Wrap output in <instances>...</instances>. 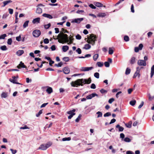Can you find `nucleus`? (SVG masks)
Returning <instances> with one entry per match:
<instances>
[{
    "instance_id": "f257e3e1",
    "label": "nucleus",
    "mask_w": 154,
    "mask_h": 154,
    "mask_svg": "<svg viewBox=\"0 0 154 154\" xmlns=\"http://www.w3.org/2000/svg\"><path fill=\"white\" fill-rule=\"evenodd\" d=\"M91 82V78H89L88 79H78L74 82H72L71 83V85L72 87H77L79 86H83L85 84H89Z\"/></svg>"
},
{
    "instance_id": "f03ea898",
    "label": "nucleus",
    "mask_w": 154,
    "mask_h": 154,
    "mask_svg": "<svg viewBox=\"0 0 154 154\" xmlns=\"http://www.w3.org/2000/svg\"><path fill=\"white\" fill-rule=\"evenodd\" d=\"M53 38L54 39H58V42L62 44L69 42L68 35L63 33H60L59 34L56 38H55L54 37Z\"/></svg>"
},
{
    "instance_id": "7ed1b4c3",
    "label": "nucleus",
    "mask_w": 154,
    "mask_h": 154,
    "mask_svg": "<svg viewBox=\"0 0 154 154\" xmlns=\"http://www.w3.org/2000/svg\"><path fill=\"white\" fill-rule=\"evenodd\" d=\"M87 38H85V40L87 39V42L89 44H90L94 45L95 43V42L97 41V37L93 34H90L87 36Z\"/></svg>"
},
{
    "instance_id": "20e7f679",
    "label": "nucleus",
    "mask_w": 154,
    "mask_h": 154,
    "mask_svg": "<svg viewBox=\"0 0 154 154\" xmlns=\"http://www.w3.org/2000/svg\"><path fill=\"white\" fill-rule=\"evenodd\" d=\"M52 145V143L50 142L46 144H41L38 148L39 149L45 150L49 147Z\"/></svg>"
},
{
    "instance_id": "39448f33",
    "label": "nucleus",
    "mask_w": 154,
    "mask_h": 154,
    "mask_svg": "<svg viewBox=\"0 0 154 154\" xmlns=\"http://www.w3.org/2000/svg\"><path fill=\"white\" fill-rule=\"evenodd\" d=\"M41 32L40 30L36 29L34 30L32 32L33 35L35 37H38L41 35Z\"/></svg>"
},
{
    "instance_id": "423d86ee",
    "label": "nucleus",
    "mask_w": 154,
    "mask_h": 154,
    "mask_svg": "<svg viewBox=\"0 0 154 154\" xmlns=\"http://www.w3.org/2000/svg\"><path fill=\"white\" fill-rule=\"evenodd\" d=\"M137 70L134 73V75L133 76V78H135L137 76H138V78H139L140 76V74L139 73L140 72V69L138 67L137 68Z\"/></svg>"
},
{
    "instance_id": "0eeeda50",
    "label": "nucleus",
    "mask_w": 154,
    "mask_h": 154,
    "mask_svg": "<svg viewBox=\"0 0 154 154\" xmlns=\"http://www.w3.org/2000/svg\"><path fill=\"white\" fill-rule=\"evenodd\" d=\"M93 68V67H82L80 69V70L82 71H88L89 70H90L92 69Z\"/></svg>"
},
{
    "instance_id": "6e6552de",
    "label": "nucleus",
    "mask_w": 154,
    "mask_h": 154,
    "mask_svg": "<svg viewBox=\"0 0 154 154\" xmlns=\"http://www.w3.org/2000/svg\"><path fill=\"white\" fill-rule=\"evenodd\" d=\"M137 64L139 66H145L146 65V62L145 60H138Z\"/></svg>"
},
{
    "instance_id": "1a4fd4ad",
    "label": "nucleus",
    "mask_w": 154,
    "mask_h": 154,
    "mask_svg": "<svg viewBox=\"0 0 154 154\" xmlns=\"http://www.w3.org/2000/svg\"><path fill=\"white\" fill-rule=\"evenodd\" d=\"M95 96L98 97V95L96 93H92L88 95L86 98L87 99H91Z\"/></svg>"
},
{
    "instance_id": "9d476101",
    "label": "nucleus",
    "mask_w": 154,
    "mask_h": 154,
    "mask_svg": "<svg viewBox=\"0 0 154 154\" xmlns=\"http://www.w3.org/2000/svg\"><path fill=\"white\" fill-rule=\"evenodd\" d=\"M83 20V18H78L77 19H75L73 20L72 22V23H80L81 21H82Z\"/></svg>"
},
{
    "instance_id": "9b49d317",
    "label": "nucleus",
    "mask_w": 154,
    "mask_h": 154,
    "mask_svg": "<svg viewBox=\"0 0 154 154\" xmlns=\"http://www.w3.org/2000/svg\"><path fill=\"white\" fill-rule=\"evenodd\" d=\"M63 71L64 73L66 74H68L70 72V69L68 67H65L63 68Z\"/></svg>"
},
{
    "instance_id": "f8f14e48",
    "label": "nucleus",
    "mask_w": 154,
    "mask_h": 154,
    "mask_svg": "<svg viewBox=\"0 0 154 154\" xmlns=\"http://www.w3.org/2000/svg\"><path fill=\"white\" fill-rule=\"evenodd\" d=\"M13 79H10L9 80L10 81L14 83V84H21L20 83H19L17 82L16 81H17V80L16 79V76H13L12 77Z\"/></svg>"
},
{
    "instance_id": "ddd939ff",
    "label": "nucleus",
    "mask_w": 154,
    "mask_h": 154,
    "mask_svg": "<svg viewBox=\"0 0 154 154\" xmlns=\"http://www.w3.org/2000/svg\"><path fill=\"white\" fill-rule=\"evenodd\" d=\"M12 2V1L11 0H6L4 1L3 2V5L2 6V7H5L6 5H7L9 3H11Z\"/></svg>"
},
{
    "instance_id": "4468645a",
    "label": "nucleus",
    "mask_w": 154,
    "mask_h": 154,
    "mask_svg": "<svg viewBox=\"0 0 154 154\" xmlns=\"http://www.w3.org/2000/svg\"><path fill=\"white\" fill-rule=\"evenodd\" d=\"M46 88H47L46 91L48 94H50L53 92V91L52 88L49 86H47Z\"/></svg>"
},
{
    "instance_id": "2eb2a0df",
    "label": "nucleus",
    "mask_w": 154,
    "mask_h": 154,
    "mask_svg": "<svg viewBox=\"0 0 154 154\" xmlns=\"http://www.w3.org/2000/svg\"><path fill=\"white\" fill-rule=\"evenodd\" d=\"M42 16L49 19H51L53 18L52 16L51 15L45 13L43 14Z\"/></svg>"
},
{
    "instance_id": "dca6fc26",
    "label": "nucleus",
    "mask_w": 154,
    "mask_h": 154,
    "mask_svg": "<svg viewBox=\"0 0 154 154\" xmlns=\"http://www.w3.org/2000/svg\"><path fill=\"white\" fill-rule=\"evenodd\" d=\"M17 67L19 69H20V68H26V66L24 65V63L21 61L20 62L19 65L17 66Z\"/></svg>"
},
{
    "instance_id": "f3484780",
    "label": "nucleus",
    "mask_w": 154,
    "mask_h": 154,
    "mask_svg": "<svg viewBox=\"0 0 154 154\" xmlns=\"http://www.w3.org/2000/svg\"><path fill=\"white\" fill-rule=\"evenodd\" d=\"M40 18V17H37L36 18L33 19L32 20V22L33 23H39Z\"/></svg>"
},
{
    "instance_id": "a211bd4d",
    "label": "nucleus",
    "mask_w": 154,
    "mask_h": 154,
    "mask_svg": "<svg viewBox=\"0 0 154 154\" xmlns=\"http://www.w3.org/2000/svg\"><path fill=\"white\" fill-rule=\"evenodd\" d=\"M24 53V51L23 50H20L18 51L16 53V54L18 56H20Z\"/></svg>"
},
{
    "instance_id": "6ab92c4d",
    "label": "nucleus",
    "mask_w": 154,
    "mask_h": 154,
    "mask_svg": "<svg viewBox=\"0 0 154 154\" xmlns=\"http://www.w3.org/2000/svg\"><path fill=\"white\" fill-rule=\"evenodd\" d=\"M75 109H73L72 110H70L67 112V113L70 115H72L73 116L75 115V113L74 112H75Z\"/></svg>"
},
{
    "instance_id": "aec40b11",
    "label": "nucleus",
    "mask_w": 154,
    "mask_h": 154,
    "mask_svg": "<svg viewBox=\"0 0 154 154\" xmlns=\"http://www.w3.org/2000/svg\"><path fill=\"white\" fill-rule=\"evenodd\" d=\"M106 14L105 13H100L97 15V16L99 17H103L106 16Z\"/></svg>"
},
{
    "instance_id": "412c9836",
    "label": "nucleus",
    "mask_w": 154,
    "mask_h": 154,
    "mask_svg": "<svg viewBox=\"0 0 154 154\" xmlns=\"http://www.w3.org/2000/svg\"><path fill=\"white\" fill-rule=\"evenodd\" d=\"M69 42H67V44L68 45H69L70 44H72L73 43V41L74 40V39H73V36H71V35H70V37H69Z\"/></svg>"
},
{
    "instance_id": "4be33fe9",
    "label": "nucleus",
    "mask_w": 154,
    "mask_h": 154,
    "mask_svg": "<svg viewBox=\"0 0 154 154\" xmlns=\"http://www.w3.org/2000/svg\"><path fill=\"white\" fill-rule=\"evenodd\" d=\"M91 48V46L89 44H86L85 45L83 48L86 50H88L90 49Z\"/></svg>"
},
{
    "instance_id": "5701e85b",
    "label": "nucleus",
    "mask_w": 154,
    "mask_h": 154,
    "mask_svg": "<svg viewBox=\"0 0 154 154\" xmlns=\"http://www.w3.org/2000/svg\"><path fill=\"white\" fill-rule=\"evenodd\" d=\"M69 47L67 45L63 46L62 47V50L63 52H66L69 50Z\"/></svg>"
},
{
    "instance_id": "b1692460",
    "label": "nucleus",
    "mask_w": 154,
    "mask_h": 154,
    "mask_svg": "<svg viewBox=\"0 0 154 154\" xmlns=\"http://www.w3.org/2000/svg\"><path fill=\"white\" fill-rule=\"evenodd\" d=\"M116 128H119V131H122L124 130V128L120 126V125L119 124H118L116 126Z\"/></svg>"
},
{
    "instance_id": "393cba45",
    "label": "nucleus",
    "mask_w": 154,
    "mask_h": 154,
    "mask_svg": "<svg viewBox=\"0 0 154 154\" xmlns=\"http://www.w3.org/2000/svg\"><path fill=\"white\" fill-rule=\"evenodd\" d=\"M94 4L96 6L100 8V7H103V4H102V3H99V2H95L94 3Z\"/></svg>"
},
{
    "instance_id": "a878e982",
    "label": "nucleus",
    "mask_w": 154,
    "mask_h": 154,
    "mask_svg": "<svg viewBox=\"0 0 154 154\" xmlns=\"http://www.w3.org/2000/svg\"><path fill=\"white\" fill-rule=\"evenodd\" d=\"M150 74V77L152 78L154 74V65L151 67Z\"/></svg>"
},
{
    "instance_id": "bb28decb",
    "label": "nucleus",
    "mask_w": 154,
    "mask_h": 154,
    "mask_svg": "<svg viewBox=\"0 0 154 154\" xmlns=\"http://www.w3.org/2000/svg\"><path fill=\"white\" fill-rule=\"evenodd\" d=\"M36 12L37 14H41L42 13V8L39 7H37L36 11Z\"/></svg>"
},
{
    "instance_id": "cd10ccee",
    "label": "nucleus",
    "mask_w": 154,
    "mask_h": 154,
    "mask_svg": "<svg viewBox=\"0 0 154 154\" xmlns=\"http://www.w3.org/2000/svg\"><path fill=\"white\" fill-rule=\"evenodd\" d=\"M1 96L2 97L6 98L8 96V94L7 93L3 92L1 95Z\"/></svg>"
},
{
    "instance_id": "c85d7f7f",
    "label": "nucleus",
    "mask_w": 154,
    "mask_h": 154,
    "mask_svg": "<svg viewBox=\"0 0 154 154\" xmlns=\"http://www.w3.org/2000/svg\"><path fill=\"white\" fill-rule=\"evenodd\" d=\"M29 22V20H26L24 22L23 25V27L24 28H25L28 26Z\"/></svg>"
},
{
    "instance_id": "c756f323",
    "label": "nucleus",
    "mask_w": 154,
    "mask_h": 154,
    "mask_svg": "<svg viewBox=\"0 0 154 154\" xmlns=\"http://www.w3.org/2000/svg\"><path fill=\"white\" fill-rule=\"evenodd\" d=\"M97 65L99 67H101L103 65V63L102 62H98L97 63Z\"/></svg>"
},
{
    "instance_id": "7c9ffc66",
    "label": "nucleus",
    "mask_w": 154,
    "mask_h": 154,
    "mask_svg": "<svg viewBox=\"0 0 154 154\" xmlns=\"http://www.w3.org/2000/svg\"><path fill=\"white\" fill-rule=\"evenodd\" d=\"M136 101L135 100H132L130 101V104L132 106H134L136 104Z\"/></svg>"
},
{
    "instance_id": "2f4dec72",
    "label": "nucleus",
    "mask_w": 154,
    "mask_h": 154,
    "mask_svg": "<svg viewBox=\"0 0 154 154\" xmlns=\"http://www.w3.org/2000/svg\"><path fill=\"white\" fill-rule=\"evenodd\" d=\"M131 72V69H130L127 68L125 71V74L126 75L129 74Z\"/></svg>"
},
{
    "instance_id": "473e14b6",
    "label": "nucleus",
    "mask_w": 154,
    "mask_h": 154,
    "mask_svg": "<svg viewBox=\"0 0 154 154\" xmlns=\"http://www.w3.org/2000/svg\"><path fill=\"white\" fill-rule=\"evenodd\" d=\"M82 116V115L81 114H79L78 116V117L75 120V121L76 122H78L79 121L81 117Z\"/></svg>"
},
{
    "instance_id": "72a5a7b5",
    "label": "nucleus",
    "mask_w": 154,
    "mask_h": 154,
    "mask_svg": "<svg viewBox=\"0 0 154 154\" xmlns=\"http://www.w3.org/2000/svg\"><path fill=\"white\" fill-rule=\"evenodd\" d=\"M60 33H68V32L66 30L64 29V28H62L61 29V31Z\"/></svg>"
},
{
    "instance_id": "f704fd0d",
    "label": "nucleus",
    "mask_w": 154,
    "mask_h": 154,
    "mask_svg": "<svg viewBox=\"0 0 154 154\" xmlns=\"http://www.w3.org/2000/svg\"><path fill=\"white\" fill-rule=\"evenodd\" d=\"M0 49L2 51H5L7 50V47L5 45H3L1 46Z\"/></svg>"
},
{
    "instance_id": "c9c22d12",
    "label": "nucleus",
    "mask_w": 154,
    "mask_h": 154,
    "mask_svg": "<svg viewBox=\"0 0 154 154\" xmlns=\"http://www.w3.org/2000/svg\"><path fill=\"white\" fill-rule=\"evenodd\" d=\"M7 36V35L5 34H3L0 35V39H4L5 37Z\"/></svg>"
},
{
    "instance_id": "e433bc0d",
    "label": "nucleus",
    "mask_w": 154,
    "mask_h": 154,
    "mask_svg": "<svg viewBox=\"0 0 154 154\" xmlns=\"http://www.w3.org/2000/svg\"><path fill=\"white\" fill-rule=\"evenodd\" d=\"M113 53V51L112 49L110 48H109V54H112Z\"/></svg>"
},
{
    "instance_id": "4c0bfd02",
    "label": "nucleus",
    "mask_w": 154,
    "mask_h": 154,
    "mask_svg": "<svg viewBox=\"0 0 154 154\" xmlns=\"http://www.w3.org/2000/svg\"><path fill=\"white\" fill-rule=\"evenodd\" d=\"M135 58L134 57H132L130 61L131 63V64L134 63L135 62Z\"/></svg>"
},
{
    "instance_id": "58836bf2",
    "label": "nucleus",
    "mask_w": 154,
    "mask_h": 154,
    "mask_svg": "<svg viewBox=\"0 0 154 154\" xmlns=\"http://www.w3.org/2000/svg\"><path fill=\"white\" fill-rule=\"evenodd\" d=\"M98 54H94L93 56L94 60V61L96 60L97 58H98Z\"/></svg>"
},
{
    "instance_id": "ea45409f",
    "label": "nucleus",
    "mask_w": 154,
    "mask_h": 154,
    "mask_svg": "<svg viewBox=\"0 0 154 154\" xmlns=\"http://www.w3.org/2000/svg\"><path fill=\"white\" fill-rule=\"evenodd\" d=\"M71 139L70 137L64 138L62 139V141H65L66 140H70Z\"/></svg>"
},
{
    "instance_id": "a19ab883",
    "label": "nucleus",
    "mask_w": 154,
    "mask_h": 154,
    "mask_svg": "<svg viewBox=\"0 0 154 154\" xmlns=\"http://www.w3.org/2000/svg\"><path fill=\"white\" fill-rule=\"evenodd\" d=\"M111 115V113L110 112H106V113H105L104 115V117H106L109 116Z\"/></svg>"
},
{
    "instance_id": "79ce46f5",
    "label": "nucleus",
    "mask_w": 154,
    "mask_h": 154,
    "mask_svg": "<svg viewBox=\"0 0 154 154\" xmlns=\"http://www.w3.org/2000/svg\"><path fill=\"white\" fill-rule=\"evenodd\" d=\"M63 65V63L60 62L58 64H55V66L58 67H60L62 66Z\"/></svg>"
},
{
    "instance_id": "37998d69",
    "label": "nucleus",
    "mask_w": 154,
    "mask_h": 154,
    "mask_svg": "<svg viewBox=\"0 0 154 154\" xmlns=\"http://www.w3.org/2000/svg\"><path fill=\"white\" fill-rule=\"evenodd\" d=\"M96 113L98 115L97 117L99 118L100 117H102V112H100L98 111Z\"/></svg>"
},
{
    "instance_id": "c03bdc74",
    "label": "nucleus",
    "mask_w": 154,
    "mask_h": 154,
    "mask_svg": "<svg viewBox=\"0 0 154 154\" xmlns=\"http://www.w3.org/2000/svg\"><path fill=\"white\" fill-rule=\"evenodd\" d=\"M12 42V40L11 38H9L8 40L7 43L8 45H11Z\"/></svg>"
},
{
    "instance_id": "a18cd8bd",
    "label": "nucleus",
    "mask_w": 154,
    "mask_h": 154,
    "mask_svg": "<svg viewBox=\"0 0 154 154\" xmlns=\"http://www.w3.org/2000/svg\"><path fill=\"white\" fill-rule=\"evenodd\" d=\"M94 75L95 77L97 79H98L99 78V74L98 72L95 73Z\"/></svg>"
},
{
    "instance_id": "49530a36",
    "label": "nucleus",
    "mask_w": 154,
    "mask_h": 154,
    "mask_svg": "<svg viewBox=\"0 0 154 154\" xmlns=\"http://www.w3.org/2000/svg\"><path fill=\"white\" fill-rule=\"evenodd\" d=\"M104 64L105 67H108L109 66V63L108 62H105Z\"/></svg>"
},
{
    "instance_id": "de8ad7c7",
    "label": "nucleus",
    "mask_w": 154,
    "mask_h": 154,
    "mask_svg": "<svg viewBox=\"0 0 154 154\" xmlns=\"http://www.w3.org/2000/svg\"><path fill=\"white\" fill-rule=\"evenodd\" d=\"M124 40L126 42H128L129 41V38L128 36L125 35L124 37Z\"/></svg>"
},
{
    "instance_id": "09e8293b",
    "label": "nucleus",
    "mask_w": 154,
    "mask_h": 154,
    "mask_svg": "<svg viewBox=\"0 0 154 154\" xmlns=\"http://www.w3.org/2000/svg\"><path fill=\"white\" fill-rule=\"evenodd\" d=\"M124 141L126 142H129L131 141V140L128 137H125L124 139Z\"/></svg>"
},
{
    "instance_id": "8fccbe9b",
    "label": "nucleus",
    "mask_w": 154,
    "mask_h": 154,
    "mask_svg": "<svg viewBox=\"0 0 154 154\" xmlns=\"http://www.w3.org/2000/svg\"><path fill=\"white\" fill-rule=\"evenodd\" d=\"M76 51L79 54H80L82 53L81 50L79 48H78Z\"/></svg>"
},
{
    "instance_id": "3c124183",
    "label": "nucleus",
    "mask_w": 154,
    "mask_h": 154,
    "mask_svg": "<svg viewBox=\"0 0 154 154\" xmlns=\"http://www.w3.org/2000/svg\"><path fill=\"white\" fill-rule=\"evenodd\" d=\"M100 92L102 94L104 93H106L107 92V91L106 90H105L103 89H101L100 90Z\"/></svg>"
},
{
    "instance_id": "603ef678",
    "label": "nucleus",
    "mask_w": 154,
    "mask_h": 154,
    "mask_svg": "<svg viewBox=\"0 0 154 154\" xmlns=\"http://www.w3.org/2000/svg\"><path fill=\"white\" fill-rule=\"evenodd\" d=\"M75 37L76 39L78 40H80V39H81L82 38L81 36L78 34L76 35Z\"/></svg>"
},
{
    "instance_id": "864d4df0",
    "label": "nucleus",
    "mask_w": 154,
    "mask_h": 154,
    "mask_svg": "<svg viewBox=\"0 0 154 154\" xmlns=\"http://www.w3.org/2000/svg\"><path fill=\"white\" fill-rule=\"evenodd\" d=\"M10 150L11 151L12 154H15L17 152L16 150H14L12 149H11Z\"/></svg>"
},
{
    "instance_id": "5fc2aeb1",
    "label": "nucleus",
    "mask_w": 154,
    "mask_h": 154,
    "mask_svg": "<svg viewBox=\"0 0 154 154\" xmlns=\"http://www.w3.org/2000/svg\"><path fill=\"white\" fill-rule=\"evenodd\" d=\"M63 60L66 62H67L69 60V58L68 57H64L63 58Z\"/></svg>"
},
{
    "instance_id": "6e6d98bb",
    "label": "nucleus",
    "mask_w": 154,
    "mask_h": 154,
    "mask_svg": "<svg viewBox=\"0 0 154 154\" xmlns=\"http://www.w3.org/2000/svg\"><path fill=\"white\" fill-rule=\"evenodd\" d=\"M50 26H51L50 23H49L48 24L45 25L44 26V27H45V28L46 29H48L50 27Z\"/></svg>"
},
{
    "instance_id": "4d7b16f0",
    "label": "nucleus",
    "mask_w": 154,
    "mask_h": 154,
    "mask_svg": "<svg viewBox=\"0 0 154 154\" xmlns=\"http://www.w3.org/2000/svg\"><path fill=\"white\" fill-rule=\"evenodd\" d=\"M91 88L92 89H95L96 88V86L95 84L93 83L91 84Z\"/></svg>"
},
{
    "instance_id": "13d9d810",
    "label": "nucleus",
    "mask_w": 154,
    "mask_h": 154,
    "mask_svg": "<svg viewBox=\"0 0 154 154\" xmlns=\"http://www.w3.org/2000/svg\"><path fill=\"white\" fill-rule=\"evenodd\" d=\"M42 110H40L39 111V112L36 114V116L37 117L39 116L42 113Z\"/></svg>"
},
{
    "instance_id": "bf43d9fd",
    "label": "nucleus",
    "mask_w": 154,
    "mask_h": 154,
    "mask_svg": "<svg viewBox=\"0 0 154 154\" xmlns=\"http://www.w3.org/2000/svg\"><path fill=\"white\" fill-rule=\"evenodd\" d=\"M44 42L45 44H48L49 42V41L48 38H45L44 40Z\"/></svg>"
},
{
    "instance_id": "052dcab7",
    "label": "nucleus",
    "mask_w": 154,
    "mask_h": 154,
    "mask_svg": "<svg viewBox=\"0 0 154 154\" xmlns=\"http://www.w3.org/2000/svg\"><path fill=\"white\" fill-rule=\"evenodd\" d=\"M89 6L92 9H95L96 8V7L91 4L89 5Z\"/></svg>"
},
{
    "instance_id": "680f3d73",
    "label": "nucleus",
    "mask_w": 154,
    "mask_h": 154,
    "mask_svg": "<svg viewBox=\"0 0 154 154\" xmlns=\"http://www.w3.org/2000/svg\"><path fill=\"white\" fill-rule=\"evenodd\" d=\"M114 101V99L113 98H111L109 100L108 102L109 103H111Z\"/></svg>"
},
{
    "instance_id": "e2e57ef3",
    "label": "nucleus",
    "mask_w": 154,
    "mask_h": 154,
    "mask_svg": "<svg viewBox=\"0 0 154 154\" xmlns=\"http://www.w3.org/2000/svg\"><path fill=\"white\" fill-rule=\"evenodd\" d=\"M131 11L133 13H134V6L133 4H132L131 5Z\"/></svg>"
},
{
    "instance_id": "0e129e2a",
    "label": "nucleus",
    "mask_w": 154,
    "mask_h": 154,
    "mask_svg": "<svg viewBox=\"0 0 154 154\" xmlns=\"http://www.w3.org/2000/svg\"><path fill=\"white\" fill-rule=\"evenodd\" d=\"M143 45L142 44H140L139 45V47L138 48H139L140 50H141L142 49V48H143Z\"/></svg>"
},
{
    "instance_id": "69168bd1",
    "label": "nucleus",
    "mask_w": 154,
    "mask_h": 154,
    "mask_svg": "<svg viewBox=\"0 0 154 154\" xmlns=\"http://www.w3.org/2000/svg\"><path fill=\"white\" fill-rule=\"evenodd\" d=\"M21 36L20 35L19 36L16 37V40L18 41H20L21 40Z\"/></svg>"
},
{
    "instance_id": "338daca9",
    "label": "nucleus",
    "mask_w": 154,
    "mask_h": 154,
    "mask_svg": "<svg viewBox=\"0 0 154 154\" xmlns=\"http://www.w3.org/2000/svg\"><path fill=\"white\" fill-rule=\"evenodd\" d=\"M116 121V120L115 119H112L110 122L109 124H111L112 123H114Z\"/></svg>"
},
{
    "instance_id": "774afa93",
    "label": "nucleus",
    "mask_w": 154,
    "mask_h": 154,
    "mask_svg": "<svg viewBox=\"0 0 154 154\" xmlns=\"http://www.w3.org/2000/svg\"><path fill=\"white\" fill-rule=\"evenodd\" d=\"M134 153L131 151H128L126 152V154H134Z\"/></svg>"
}]
</instances>
